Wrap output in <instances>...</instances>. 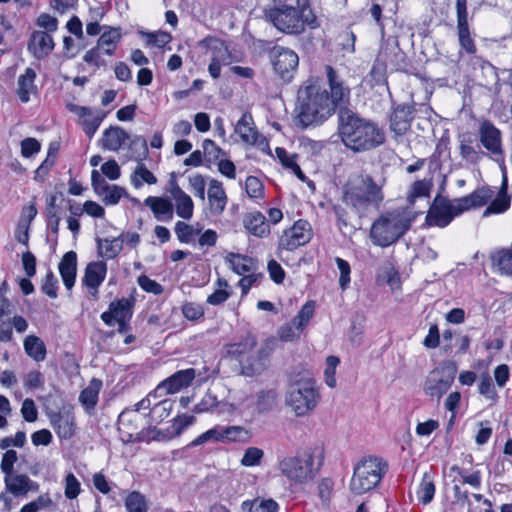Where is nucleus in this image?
<instances>
[{
	"mask_svg": "<svg viewBox=\"0 0 512 512\" xmlns=\"http://www.w3.org/2000/svg\"><path fill=\"white\" fill-rule=\"evenodd\" d=\"M455 367L441 366L432 370L426 378L424 391L432 398L440 399L451 387L455 378Z\"/></svg>",
	"mask_w": 512,
	"mask_h": 512,
	"instance_id": "9b49d317",
	"label": "nucleus"
},
{
	"mask_svg": "<svg viewBox=\"0 0 512 512\" xmlns=\"http://www.w3.org/2000/svg\"><path fill=\"white\" fill-rule=\"evenodd\" d=\"M338 134L343 144L354 152L373 150L386 139L377 123L360 117L348 107L338 111Z\"/></svg>",
	"mask_w": 512,
	"mask_h": 512,
	"instance_id": "f03ea898",
	"label": "nucleus"
},
{
	"mask_svg": "<svg viewBox=\"0 0 512 512\" xmlns=\"http://www.w3.org/2000/svg\"><path fill=\"white\" fill-rule=\"evenodd\" d=\"M66 108L78 117L77 123L89 139L94 137L107 115L106 112L100 109L80 106L74 103H67Z\"/></svg>",
	"mask_w": 512,
	"mask_h": 512,
	"instance_id": "f8f14e48",
	"label": "nucleus"
},
{
	"mask_svg": "<svg viewBox=\"0 0 512 512\" xmlns=\"http://www.w3.org/2000/svg\"><path fill=\"white\" fill-rule=\"evenodd\" d=\"M386 469V463L379 458L368 457L362 459L354 467L350 490L356 495L371 491L380 483Z\"/></svg>",
	"mask_w": 512,
	"mask_h": 512,
	"instance_id": "1a4fd4ad",
	"label": "nucleus"
},
{
	"mask_svg": "<svg viewBox=\"0 0 512 512\" xmlns=\"http://www.w3.org/2000/svg\"><path fill=\"white\" fill-rule=\"evenodd\" d=\"M134 299L122 298L112 301L107 311L101 314L102 321L108 326H114L115 321L130 320L133 314Z\"/></svg>",
	"mask_w": 512,
	"mask_h": 512,
	"instance_id": "aec40b11",
	"label": "nucleus"
},
{
	"mask_svg": "<svg viewBox=\"0 0 512 512\" xmlns=\"http://www.w3.org/2000/svg\"><path fill=\"white\" fill-rule=\"evenodd\" d=\"M59 273L67 290H71L75 284L77 273V254L74 251L66 252L60 263Z\"/></svg>",
	"mask_w": 512,
	"mask_h": 512,
	"instance_id": "c85d7f7f",
	"label": "nucleus"
},
{
	"mask_svg": "<svg viewBox=\"0 0 512 512\" xmlns=\"http://www.w3.org/2000/svg\"><path fill=\"white\" fill-rule=\"evenodd\" d=\"M104 31L98 39L97 46L103 54H114L117 45L122 37L120 28L104 27Z\"/></svg>",
	"mask_w": 512,
	"mask_h": 512,
	"instance_id": "c9c22d12",
	"label": "nucleus"
},
{
	"mask_svg": "<svg viewBox=\"0 0 512 512\" xmlns=\"http://www.w3.org/2000/svg\"><path fill=\"white\" fill-rule=\"evenodd\" d=\"M315 305L314 302L310 301L303 305L301 310L293 319L294 325L298 327V330H304V328L308 325L309 321L312 319L314 315Z\"/></svg>",
	"mask_w": 512,
	"mask_h": 512,
	"instance_id": "6e6d98bb",
	"label": "nucleus"
},
{
	"mask_svg": "<svg viewBox=\"0 0 512 512\" xmlns=\"http://www.w3.org/2000/svg\"><path fill=\"white\" fill-rule=\"evenodd\" d=\"M264 456L262 449L257 447H249L245 450L241 459V464L246 467L259 465Z\"/></svg>",
	"mask_w": 512,
	"mask_h": 512,
	"instance_id": "338daca9",
	"label": "nucleus"
},
{
	"mask_svg": "<svg viewBox=\"0 0 512 512\" xmlns=\"http://www.w3.org/2000/svg\"><path fill=\"white\" fill-rule=\"evenodd\" d=\"M171 196L175 202L176 214L182 219H191L194 212L192 198L178 185H174L171 189Z\"/></svg>",
	"mask_w": 512,
	"mask_h": 512,
	"instance_id": "473e14b6",
	"label": "nucleus"
},
{
	"mask_svg": "<svg viewBox=\"0 0 512 512\" xmlns=\"http://www.w3.org/2000/svg\"><path fill=\"white\" fill-rule=\"evenodd\" d=\"M413 218L406 210L387 212L377 219L370 231L372 242L381 247H387L396 242L409 230Z\"/></svg>",
	"mask_w": 512,
	"mask_h": 512,
	"instance_id": "423d86ee",
	"label": "nucleus"
},
{
	"mask_svg": "<svg viewBox=\"0 0 512 512\" xmlns=\"http://www.w3.org/2000/svg\"><path fill=\"white\" fill-rule=\"evenodd\" d=\"M144 205L149 207L158 221H171L173 219V204L164 197L148 196Z\"/></svg>",
	"mask_w": 512,
	"mask_h": 512,
	"instance_id": "cd10ccee",
	"label": "nucleus"
},
{
	"mask_svg": "<svg viewBox=\"0 0 512 512\" xmlns=\"http://www.w3.org/2000/svg\"><path fill=\"white\" fill-rule=\"evenodd\" d=\"M129 138V134L123 128L111 126L103 132L100 143L105 150L118 151Z\"/></svg>",
	"mask_w": 512,
	"mask_h": 512,
	"instance_id": "c756f323",
	"label": "nucleus"
},
{
	"mask_svg": "<svg viewBox=\"0 0 512 512\" xmlns=\"http://www.w3.org/2000/svg\"><path fill=\"white\" fill-rule=\"evenodd\" d=\"M479 140L482 146L493 156L502 155V132L491 121L484 120L479 126Z\"/></svg>",
	"mask_w": 512,
	"mask_h": 512,
	"instance_id": "6ab92c4d",
	"label": "nucleus"
},
{
	"mask_svg": "<svg viewBox=\"0 0 512 512\" xmlns=\"http://www.w3.org/2000/svg\"><path fill=\"white\" fill-rule=\"evenodd\" d=\"M268 20L280 31L291 34L302 32L306 25L314 27L316 16L313 11L299 13L294 6L283 5L266 13Z\"/></svg>",
	"mask_w": 512,
	"mask_h": 512,
	"instance_id": "6e6552de",
	"label": "nucleus"
},
{
	"mask_svg": "<svg viewBox=\"0 0 512 512\" xmlns=\"http://www.w3.org/2000/svg\"><path fill=\"white\" fill-rule=\"evenodd\" d=\"M219 404L220 402L217 400L216 396L207 392L201 401L195 405L193 411L195 413L213 412Z\"/></svg>",
	"mask_w": 512,
	"mask_h": 512,
	"instance_id": "69168bd1",
	"label": "nucleus"
},
{
	"mask_svg": "<svg viewBox=\"0 0 512 512\" xmlns=\"http://www.w3.org/2000/svg\"><path fill=\"white\" fill-rule=\"evenodd\" d=\"M225 261L233 272L242 276L255 272L258 269L257 261L247 255L230 252L226 255Z\"/></svg>",
	"mask_w": 512,
	"mask_h": 512,
	"instance_id": "2f4dec72",
	"label": "nucleus"
},
{
	"mask_svg": "<svg viewBox=\"0 0 512 512\" xmlns=\"http://www.w3.org/2000/svg\"><path fill=\"white\" fill-rule=\"evenodd\" d=\"M435 491L433 476L429 472H425L416 492L419 502L423 505L429 504L434 498Z\"/></svg>",
	"mask_w": 512,
	"mask_h": 512,
	"instance_id": "79ce46f5",
	"label": "nucleus"
},
{
	"mask_svg": "<svg viewBox=\"0 0 512 512\" xmlns=\"http://www.w3.org/2000/svg\"><path fill=\"white\" fill-rule=\"evenodd\" d=\"M323 462V451L318 447H307L295 455L279 460L277 468L281 475L293 484H304L312 480Z\"/></svg>",
	"mask_w": 512,
	"mask_h": 512,
	"instance_id": "20e7f679",
	"label": "nucleus"
},
{
	"mask_svg": "<svg viewBox=\"0 0 512 512\" xmlns=\"http://www.w3.org/2000/svg\"><path fill=\"white\" fill-rule=\"evenodd\" d=\"M456 14L458 39L472 37L468 23L467 0H456Z\"/></svg>",
	"mask_w": 512,
	"mask_h": 512,
	"instance_id": "ea45409f",
	"label": "nucleus"
},
{
	"mask_svg": "<svg viewBox=\"0 0 512 512\" xmlns=\"http://www.w3.org/2000/svg\"><path fill=\"white\" fill-rule=\"evenodd\" d=\"M510 203L511 199L507 194V190H503V187H500L497 197L485 209L483 216L487 217L492 214L504 213L509 209Z\"/></svg>",
	"mask_w": 512,
	"mask_h": 512,
	"instance_id": "37998d69",
	"label": "nucleus"
},
{
	"mask_svg": "<svg viewBox=\"0 0 512 512\" xmlns=\"http://www.w3.org/2000/svg\"><path fill=\"white\" fill-rule=\"evenodd\" d=\"M430 189L431 183L427 180H418L414 182L408 196L409 202L413 203L416 198L429 196Z\"/></svg>",
	"mask_w": 512,
	"mask_h": 512,
	"instance_id": "0e129e2a",
	"label": "nucleus"
},
{
	"mask_svg": "<svg viewBox=\"0 0 512 512\" xmlns=\"http://www.w3.org/2000/svg\"><path fill=\"white\" fill-rule=\"evenodd\" d=\"M321 399L319 388L313 378H302L290 384L286 393V404L298 417L310 414Z\"/></svg>",
	"mask_w": 512,
	"mask_h": 512,
	"instance_id": "0eeeda50",
	"label": "nucleus"
},
{
	"mask_svg": "<svg viewBox=\"0 0 512 512\" xmlns=\"http://www.w3.org/2000/svg\"><path fill=\"white\" fill-rule=\"evenodd\" d=\"M302 330H298V327L293 322L287 323L281 326L278 330V336L280 340L285 342H291L300 338Z\"/></svg>",
	"mask_w": 512,
	"mask_h": 512,
	"instance_id": "774afa93",
	"label": "nucleus"
},
{
	"mask_svg": "<svg viewBox=\"0 0 512 512\" xmlns=\"http://www.w3.org/2000/svg\"><path fill=\"white\" fill-rule=\"evenodd\" d=\"M274 344V339H267L256 349V336L246 333L238 340L225 345V351L229 357L239 361L241 373L244 376L253 377L266 369L267 360L274 349Z\"/></svg>",
	"mask_w": 512,
	"mask_h": 512,
	"instance_id": "7ed1b4c3",
	"label": "nucleus"
},
{
	"mask_svg": "<svg viewBox=\"0 0 512 512\" xmlns=\"http://www.w3.org/2000/svg\"><path fill=\"white\" fill-rule=\"evenodd\" d=\"M383 198L382 186L367 174L355 175L343 186L342 201L359 215L370 206L378 205Z\"/></svg>",
	"mask_w": 512,
	"mask_h": 512,
	"instance_id": "39448f33",
	"label": "nucleus"
},
{
	"mask_svg": "<svg viewBox=\"0 0 512 512\" xmlns=\"http://www.w3.org/2000/svg\"><path fill=\"white\" fill-rule=\"evenodd\" d=\"M57 152H58V149L56 147H53L52 145H50L45 160L41 163V165L35 171V177H34L35 180H37V181L45 180V178L49 174L51 168L56 163Z\"/></svg>",
	"mask_w": 512,
	"mask_h": 512,
	"instance_id": "603ef678",
	"label": "nucleus"
},
{
	"mask_svg": "<svg viewBox=\"0 0 512 512\" xmlns=\"http://www.w3.org/2000/svg\"><path fill=\"white\" fill-rule=\"evenodd\" d=\"M299 64L298 55L291 49L275 47L272 51V65L281 79L290 82Z\"/></svg>",
	"mask_w": 512,
	"mask_h": 512,
	"instance_id": "4468645a",
	"label": "nucleus"
},
{
	"mask_svg": "<svg viewBox=\"0 0 512 512\" xmlns=\"http://www.w3.org/2000/svg\"><path fill=\"white\" fill-rule=\"evenodd\" d=\"M324 73L329 91L315 78H308L297 91V119L304 128L320 125L341 108H347L351 90L340 73L331 65H325Z\"/></svg>",
	"mask_w": 512,
	"mask_h": 512,
	"instance_id": "f257e3e1",
	"label": "nucleus"
},
{
	"mask_svg": "<svg viewBox=\"0 0 512 512\" xmlns=\"http://www.w3.org/2000/svg\"><path fill=\"white\" fill-rule=\"evenodd\" d=\"M224 434V442H248L251 438L250 431L242 426H225Z\"/></svg>",
	"mask_w": 512,
	"mask_h": 512,
	"instance_id": "5fc2aeb1",
	"label": "nucleus"
},
{
	"mask_svg": "<svg viewBox=\"0 0 512 512\" xmlns=\"http://www.w3.org/2000/svg\"><path fill=\"white\" fill-rule=\"evenodd\" d=\"M37 74L33 68H26L24 73L20 74L17 80L16 95L22 103L30 101L31 95L37 94L35 79Z\"/></svg>",
	"mask_w": 512,
	"mask_h": 512,
	"instance_id": "a878e982",
	"label": "nucleus"
},
{
	"mask_svg": "<svg viewBox=\"0 0 512 512\" xmlns=\"http://www.w3.org/2000/svg\"><path fill=\"white\" fill-rule=\"evenodd\" d=\"M28 49L37 59H42L54 49L53 38L48 32L34 31L30 37Z\"/></svg>",
	"mask_w": 512,
	"mask_h": 512,
	"instance_id": "bb28decb",
	"label": "nucleus"
},
{
	"mask_svg": "<svg viewBox=\"0 0 512 512\" xmlns=\"http://www.w3.org/2000/svg\"><path fill=\"white\" fill-rule=\"evenodd\" d=\"M277 394L274 390H261L256 395L255 408L261 414L270 411L276 403Z\"/></svg>",
	"mask_w": 512,
	"mask_h": 512,
	"instance_id": "09e8293b",
	"label": "nucleus"
},
{
	"mask_svg": "<svg viewBox=\"0 0 512 512\" xmlns=\"http://www.w3.org/2000/svg\"><path fill=\"white\" fill-rule=\"evenodd\" d=\"M92 187L106 205H115L126 194L124 188L109 184L97 170L91 173Z\"/></svg>",
	"mask_w": 512,
	"mask_h": 512,
	"instance_id": "f3484780",
	"label": "nucleus"
},
{
	"mask_svg": "<svg viewBox=\"0 0 512 512\" xmlns=\"http://www.w3.org/2000/svg\"><path fill=\"white\" fill-rule=\"evenodd\" d=\"M195 376L196 371L193 368L177 371L163 380L155 388V393H160V396L177 393L181 389L190 386Z\"/></svg>",
	"mask_w": 512,
	"mask_h": 512,
	"instance_id": "a211bd4d",
	"label": "nucleus"
},
{
	"mask_svg": "<svg viewBox=\"0 0 512 512\" xmlns=\"http://www.w3.org/2000/svg\"><path fill=\"white\" fill-rule=\"evenodd\" d=\"M235 133L247 144H255L259 137L253 117L250 113H244L235 125Z\"/></svg>",
	"mask_w": 512,
	"mask_h": 512,
	"instance_id": "f704fd0d",
	"label": "nucleus"
},
{
	"mask_svg": "<svg viewBox=\"0 0 512 512\" xmlns=\"http://www.w3.org/2000/svg\"><path fill=\"white\" fill-rule=\"evenodd\" d=\"M217 285L219 288L207 297L208 304L220 305L224 303L230 296L229 292L226 290V288L229 286L227 280L218 278Z\"/></svg>",
	"mask_w": 512,
	"mask_h": 512,
	"instance_id": "bf43d9fd",
	"label": "nucleus"
},
{
	"mask_svg": "<svg viewBox=\"0 0 512 512\" xmlns=\"http://www.w3.org/2000/svg\"><path fill=\"white\" fill-rule=\"evenodd\" d=\"M6 489L15 496L24 495L37 488V484L25 474H8L4 477Z\"/></svg>",
	"mask_w": 512,
	"mask_h": 512,
	"instance_id": "7c9ffc66",
	"label": "nucleus"
},
{
	"mask_svg": "<svg viewBox=\"0 0 512 512\" xmlns=\"http://www.w3.org/2000/svg\"><path fill=\"white\" fill-rule=\"evenodd\" d=\"M494 191L489 187H481L467 196L456 198L461 213L472 208L482 207L493 197Z\"/></svg>",
	"mask_w": 512,
	"mask_h": 512,
	"instance_id": "b1692460",
	"label": "nucleus"
},
{
	"mask_svg": "<svg viewBox=\"0 0 512 512\" xmlns=\"http://www.w3.org/2000/svg\"><path fill=\"white\" fill-rule=\"evenodd\" d=\"M459 148L461 157L471 164H477L484 155L479 147L473 146L471 139L462 140Z\"/></svg>",
	"mask_w": 512,
	"mask_h": 512,
	"instance_id": "3c124183",
	"label": "nucleus"
},
{
	"mask_svg": "<svg viewBox=\"0 0 512 512\" xmlns=\"http://www.w3.org/2000/svg\"><path fill=\"white\" fill-rule=\"evenodd\" d=\"M173 409V402L170 399L160 400L153 404L148 416L151 423H160L166 419Z\"/></svg>",
	"mask_w": 512,
	"mask_h": 512,
	"instance_id": "a18cd8bd",
	"label": "nucleus"
},
{
	"mask_svg": "<svg viewBox=\"0 0 512 512\" xmlns=\"http://www.w3.org/2000/svg\"><path fill=\"white\" fill-rule=\"evenodd\" d=\"M451 471L457 473L464 484H468L476 489L481 487V472L479 470L469 473L466 469L459 466H452Z\"/></svg>",
	"mask_w": 512,
	"mask_h": 512,
	"instance_id": "4d7b16f0",
	"label": "nucleus"
},
{
	"mask_svg": "<svg viewBox=\"0 0 512 512\" xmlns=\"http://www.w3.org/2000/svg\"><path fill=\"white\" fill-rule=\"evenodd\" d=\"M25 353L36 362H42L47 355L43 340L35 335H28L23 342Z\"/></svg>",
	"mask_w": 512,
	"mask_h": 512,
	"instance_id": "4c0bfd02",
	"label": "nucleus"
},
{
	"mask_svg": "<svg viewBox=\"0 0 512 512\" xmlns=\"http://www.w3.org/2000/svg\"><path fill=\"white\" fill-rule=\"evenodd\" d=\"M50 424L60 439H70L76 429L75 417L70 410H62L49 416Z\"/></svg>",
	"mask_w": 512,
	"mask_h": 512,
	"instance_id": "412c9836",
	"label": "nucleus"
},
{
	"mask_svg": "<svg viewBox=\"0 0 512 512\" xmlns=\"http://www.w3.org/2000/svg\"><path fill=\"white\" fill-rule=\"evenodd\" d=\"M206 41L211 53L208 72L213 79H218L221 75V67L231 63L232 55L224 41L220 39H207Z\"/></svg>",
	"mask_w": 512,
	"mask_h": 512,
	"instance_id": "dca6fc26",
	"label": "nucleus"
},
{
	"mask_svg": "<svg viewBox=\"0 0 512 512\" xmlns=\"http://www.w3.org/2000/svg\"><path fill=\"white\" fill-rule=\"evenodd\" d=\"M478 390L481 395L485 398L495 402L498 399L497 391L492 382V378L489 373H483L480 377Z\"/></svg>",
	"mask_w": 512,
	"mask_h": 512,
	"instance_id": "13d9d810",
	"label": "nucleus"
},
{
	"mask_svg": "<svg viewBox=\"0 0 512 512\" xmlns=\"http://www.w3.org/2000/svg\"><path fill=\"white\" fill-rule=\"evenodd\" d=\"M209 208L213 215H221L227 205L228 197L223 188L222 182L211 179L208 187Z\"/></svg>",
	"mask_w": 512,
	"mask_h": 512,
	"instance_id": "5701e85b",
	"label": "nucleus"
},
{
	"mask_svg": "<svg viewBox=\"0 0 512 512\" xmlns=\"http://www.w3.org/2000/svg\"><path fill=\"white\" fill-rule=\"evenodd\" d=\"M312 238V228L308 221L300 219L294 225L284 230L278 243L279 249L293 251L307 244Z\"/></svg>",
	"mask_w": 512,
	"mask_h": 512,
	"instance_id": "ddd939ff",
	"label": "nucleus"
},
{
	"mask_svg": "<svg viewBox=\"0 0 512 512\" xmlns=\"http://www.w3.org/2000/svg\"><path fill=\"white\" fill-rule=\"evenodd\" d=\"M244 226L250 234L259 238L270 234V225L261 212L248 213L244 218Z\"/></svg>",
	"mask_w": 512,
	"mask_h": 512,
	"instance_id": "72a5a7b5",
	"label": "nucleus"
},
{
	"mask_svg": "<svg viewBox=\"0 0 512 512\" xmlns=\"http://www.w3.org/2000/svg\"><path fill=\"white\" fill-rule=\"evenodd\" d=\"M131 183L135 188H140L144 183L149 185L156 184L157 178L150 170H148L145 164L140 162L131 175Z\"/></svg>",
	"mask_w": 512,
	"mask_h": 512,
	"instance_id": "49530a36",
	"label": "nucleus"
},
{
	"mask_svg": "<svg viewBox=\"0 0 512 512\" xmlns=\"http://www.w3.org/2000/svg\"><path fill=\"white\" fill-rule=\"evenodd\" d=\"M456 199L450 201L444 197L437 196L426 216V223L429 226L444 228L448 226L452 220L461 215Z\"/></svg>",
	"mask_w": 512,
	"mask_h": 512,
	"instance_id": "9d476101",
	"label": "nucleus"
},
{
	"mask_svg": "<svg viewBox=\"0 0 512 512\" xmlns=\"http://www.w3.org/2000/svg\"><path fill=\"white\" fill-rule=\"evenodd\" d=\"M493 266L497 267L501 275L512 277V249L506 248L496 251L491 256Z\"/></svg>",
	"mask_w": 512,
	"mask_h": 512,
	"instance_id": "58836bf2",
	"label": "nucleus"
},
{
	"mask_svg": "<svg viewBox=\"0 0 512 512\" xmlns=\"http://www.w3.org/2000/svg\"><path fill=\"white\" fill-rule=\"evenodd\" d=\"M118 432L124 443L141 440V416L135 410L125 409L118 416Z\"/></svg>",
	"mask_w": 512,
	"mask_h": 512,
	"instance_id": "2eb2a0df",
	"label": "nucleus"
},
{
	"mask_svg": "<svg viewBox=\"0 0 512 512\" xmlns=\"http://www.w3.org/2000/svg\"><path fill=\"white\" fill-rule=\"evenodd\" d=\"M98 249L102 257L114 259L122 250L120 238L98 240Z\"/></svg>",
	"mask_w": 512,
	"mask_h": 512,
	"instance_id": "8fccbe9b",
	"label": "nucleus"
},
{
	"mask_svg": "<svg viewBox=\"0 0 512 512\" xmlns=\"http://www.w3.org/2000/svg\"><path fill=\"white\" fill-rule=\"evenodd\" d=\"M339 363H340V360L336 356H328L326 358L324 379H325V383L331 388H334L336 386L335 372H336V368L339 365Z\"/></svg>",
	"mask_w": 512,
	"mask_h": 512,
	"instance_id": "e2e57ef3",
	"label": "nucleus"
},
{
	"mask_svg": "<svg viewBox=\"0 0 512 512\" xmlns=\"http://www.w3.org/2000/svg\"><path fill=\"white\" fill-rule=\"evenodd\" d=\"M127 512H147L148 506L146 498L138 491L129 493L125 499Z\"/></svg>",
	"mask_w": 512,
	"mask_h": 512,
	"instance_id": "864d4df0",
	"label": "nucleus"
},
{
	"mask_svg": "<svg viewBox=\"0 0 512 512\" xmlns=\"http://www.w3.org/2000/svg\"><path fill=\"white\" fill-rule=\"evenodd\" d=\"M243 511L248 512H278L279 505L273 499L255 498L246 500L241 505Z\"/></svg>",
	"mask_w": 512,
	"mask_h": 512,
	"instance_id": "a19ab883",
	"label": "nucleus"
},
{
	"mask_svg": "<svg viewBox=\"0 0 512 512\" xmlns=\"http://www.w3.org/2000/svg\"><path fill=\"white\" fill-rule=\"evenodd\" d=\"M181 311L183 316L189 321H197L204 317V308L201 304L195 302H185Z\"/></svg>",
	"mask_w": 512,
	"mask_h": 512,
	"instance_id": "680f3d73",
	"label": "nucleus"
},
{
	"mask_svg": "<svg viewBox=\"0 0 512 512\" xmlns=\"http://www.w3.org/2000/svg\"><path fill=\"white\" fill-rule=\"evenodd\" d=\"M174 231L181 243H190L195 236L200 234L201 227L199 224L194 226L183 221H178L175 224Z\"/></svg>",
	"mask_w": 512,
	"mask_h": 512,
	"instance_id": "de8ad7c7",
	"label": "nucleus"
},
{
	"mask_svg": "<svg viewBox=\"0 0 512 512\" xmlns=\"http://www.w3.org/2000/svg\"><path fill=\"white\" fill-rule=\"evenodd\" d=\"M102 388V381L93 378L88 386L79 395V402L87 412L92 411L98 403L99 392Z\"/></svg>",
	"mask_w": 512,
	"mask_h": 512,
	"instance_id": "e433bc0d",
	"label": "nucleus"
},
{
	"mask_svg": "<svg viewBox=\"0 0 512 512\" xmlns=\"http://www.w3.org/2000/svg\"><path fill=\"white\" fill-rule=\"evenodd\" d=\"M106 273L107 265L102 261L91 262L87 265L82 282L91 290L92 295H96L98 287L106 277Z\"/></svg>",
	"mask_w": 512,
	"mask_h": 512,
	"instance_id": "393cba45",
	"label": "nucleus"
},
{
	"mask_svg": "<svg viewBox=\"0 0 512 512\" xmlns=\"http://www.w3.org/2000/svg\"><path fill=\"white\" fill-rule=\"evenodd\" d=\"M414 109L410 105L397 106L390 117V129L396 135H404L411 126Z\"/></svg>",
	"mask_w": 512,
	"mask_h": 512,
	"instance_id": "4be33fe9",
	"label": "nucleus"
},
{
	"mask_svg": "<svg viewBox=\"0 0 512 512\" xmlns=\"http://www.w3.org/2000/svg\"><path fill=\"white\" fill-rule=\"evenodd\" d=\"M245 191L248 197L252 199H262L264 197V185L255 176H248L246 178Z\"/></svg>",
	"mask_w": 512,
	"mask_h": 512,
	"instance_id": "052dcab7",
	"label": "nucleus"
},
{
	"mask_svg": "<svg viewBox=\"0 0 512 512\" xmlns=\"http://www.w3.org/2000/svg\"><path fill=\"white\" fill-rule=\"evenodd\" d=\"M224 432H225V426L215 425L211 429L205 431L204 433L200 434L197 438H195L190 443V446L195 447V446L205 444L207 442H224V437H225Z\"/></svg>",
	"mask_w": 512,
	"mask_h": 512,
	"instance_id": "c03bdc74",
	"label": "nucleus"
}]
</instances>
